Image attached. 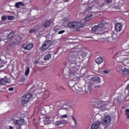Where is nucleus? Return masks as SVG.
Listing matches in <instances>:
<instances>
[{
	"instance_id": "nucleus-29",
	"label": "nucleus",
	"mask_w": 129,
	"mask_h": 129,
	"mask_svg": "<svg viewBox=\"0 0 129 129\" xmlns=\"http://www.w3.org/2000/svg\"><path fill=\"white\" fill-rule=\"evenodd\" d=\"M114 36H115V37L113 38L114 43H116V42L118 41V37L116 36V34L114 33Z\"/></svg>"
},
{
	"instance_id": "nucleus-38",
	"label": "nucleus",
	"mask_w": 129,
	"mask_h": 129,
	"mask_svg": "<svg viewBox=\"0 0 129 129\" xmlns=\"http://www.w3.org/2000/svg\"><path fill=\"white\" fill-rule=\"evenodd\" d=\"M18 4H19V6H25V3L22 2H18Z\"/></svg>"
},
{
	"instance_id": "nucleus-16",
	"label": "nucleus",
	"mask_w": 129,
	"mask_h": 129,
	"mask_svg": "<svg viewBox=\"0 0 129 129\" xmlns=\"http://www.w3.org/2000/svg\"><path fill=\"white\" fill-rule=\"evenodd\" d=\"M101 124L99 121H95L91 126V129H98L99 125Z\"/></svg>"
},
{
	"instance_id": "nucleus-30",
	"label": "nucleus",
	"mask_w": 129,
	"mask_h": 129,
	"mask_svg": "<svg viewBox=\"0 0 129 129\" xmlns=\"http://www.w3.org/2000/svg\"><path fill=\"white\" fill-rule=\"evenodd\" d=\"M6 64V62L3 60H0V68H2V67H4V66H5Z\"/></svg>"
},
{
	"instance_id": "nucleus-19",
	"label": "nucleus",
	"mask_w": 129,
	"mask_h": 129,
	"mask_svg": "<svg viewBox=\"0 0 129 129\" xmlns=\"http://www.w3.org/2000/svg\"><path fill=\"white\" fill-rule=\"evenodd\" d=\"M52 24V21L51 20L46 21L44 24H42L43 28H48L51 26Z\"/></svg>"
},
{
	"instance_id": "nucleus-9",
	"label": "nucleus",
	"mask_w": 129,
	"mask_h": 129,
	"mask_svg": "<svg viewBox=\"0 0 129 129\" xmlns=\"http://www.w3.org/2000/svg\"><path fill=\"white\" fill-rule=\"evenodd\" d=\"M76 59H77V54H75V52H72L70 54L69 57V62L73 63L76 62Z\"/></svg>"
},
{
	"instance_id": "nucleus-13",
	"label": "nucleus",
	"mask_w": 129,
	"mask_h": 129,
	"mask_svg": "<svg viewBox=\"0 0 129 129\" xmlns=\"http://www.w3.org/2000/svg\"><path fill=\"white\" fill-rule=\"evenodd\" d=\"M65 123H67V121L64 119H62L59 121H57L55 122V125H56V126H59V127H63Z\"/></svg>"
},
{
	"instance_id": "nucleus-24",
	"label": "nucleus",
	"mask_w": 129,
	"mask_h": 129,
	"mask_svg": "<svg viewBox=\"0 0 129 129\" xmlns=\"http://www.w3.org/2000/svg\"><path fill=\"white\" fill-rule=\"evenodd\" d=\"M70 64V69H73L74 68H75V66H76V62H71Z\"/></svg>"
},
{
	"instance_id": "nucleus-36",
	"label": "nucleus",
	"mask_w": 129,
	"mask_h": 129,
	"mask_svg": "<svg viewBox=\"0 0 129 129\" xmlns=\"http://www.w3.org/2000/svg\"><path fill=\"white\" fill-rule=\"evenodd\" d=\"M1 19H2V21H6L7 20V16L5 15H3Z\"/></svg>"
},
{
	"instance_id": "nucleus-46",
	"label": "nucleus",
	"mask_w": 129,
	"mask_h": 129,
	"mask_svg": "<svg viewBox=\"0 0 129 129\" xmlns=\"http://www.w3.org/2000/svg\"><path fill=\"white\" fill-rule=\"evenodd\" d=\"M103 72L105 73V74H107V73H108V71H104Z\"/></svg>"
},
{
	"instance_id": "nucleus-20",
	"label": "nucleus",
	"mask_w": 129,
	"mask_h": 129,
	"mask_svg": "<svg viewBox=\"0 0 129 129\" xmlns=\"http://www.w3.org/2000/svg\"><path fill=\"white\" fill-rule=\"evenodd\" d=\"M95 61L97 64H101V63L103 62V58L101 56H99V57L96 58Z\"/></svg>"
},
{
	"instance_id": "nucleus-28",
	"label": "nucleus",
	"mask_w": 129,
	"mask_h": 129,
	"mask_svg": "<svg viewBox=\"0 0 129 129\" xmlns=\"http://www.w3.org/2000/svg\"><path fill=\"white\" fill-rule=\"evenodd\" d=\"M71 83H73V81H71V82H69V85L70 87H72V88H73V89L75 88V89H76V87L77 86L74 84L73 85H70V84H71Z\"/></svg>"
},
{
	"instance_id": "nucleus-47",
	"label": "nucleus",
	"mask_w": 129,
	"mask_h": 129,
	"mask_svg": "<svg viewBox=\"0 0 129 129\" xmlns=\"http://www.w3.org/2000/svg\"><path fill=\"white\" fill-rule=\"evenodd\" d=\"M95 87V88H100V85L96 86Z\"/></svg>"
},
{
	"instance_id": "nucleus-6",
	"label": "nucleus",
	"mask_w": 129,
	"mask_h": 129,
	"mask_svg": "<svg viewBox=\"0 0 129 129\" xmlns=\"http://www.w3.org/2000/svg\"><path fill=\"white\" fill-rule=\"evenodd\" d=\"M59 106L61 109L67 110L71 108V105H70V104L67 102H61Z\"/></svg>"
},
{
	"instance_id": "nucleus-11",
	"label": "nucleus",
	"mask_w": 129,
	"mask_h": 129,
	"mask_svg": "<svg viewBox=\"0 0 129 129\" xmlns=\"http://www.w3.org/2000/svg\"><path fill=\"white\" fill-rule=\"evenodd\" d=\"M11 81L7 76H5L4 78L0 79V86H4L6 85L7 83H10Z\"/></svg>"
},
{
	"instance_id": "nucleus-31",
	"label": "nucleus",
	"mask_w": 129,
	"mask_h": 129,
	"mask_svg": "<svg viewBox=\"0 0 129 129\" xmlns=\"http://www.w3.org/2000/svg\"><path fill=\"white\" fill-rule=\"evenodd\" d=\"M125 115H126L127 118H128V119H129V109H125Z\"/></svg>"
},
{
	"instance_id": "nucleus-8",
	"label": "nucleus",
	"mask_w": 129,
	"mask_h": 129,
	"mask_svg": "<svg viewBox=\"0 0 129 129\" xmlns=\"http://www.w3.org/2000/svg\"><path fill=\"white\" fill-rule=\"evenodd\" d=\"M110 121H111V117L107 116H105L104 119L101 120L100 122L102 125H107L108 124H109Z\"/></svg>"
},
{
	"instance_id": "nucleus-23",
	"label": "nucleus",
	"mask_w": 129,
	"mask_h": 129,
	"mask_svg": "<svg viewBox=\"0 0 129 129\" xmlns=\"http://www.w3.org/2000/svg\"><path fill=\"white\" fill-rule=\"evenodd\" d=\"M51 53H48L45 56H44V60H49V59H51Z\"/></svg>"
},
{
	"instance_id": "nucleus-42",
	"label": "nucleus",
	"mask_w": 129,
	"mask_h": 129,
	"mask_svg": "<svg viewBox=\"0 0 129 129\" xmlns=\"http://www.w3.org/2000/svg\"><path fill=\"white\" fill-rule=\"evenodd\" d=\"M65 32V31H64V30H61V31H59L58 32V34H59V35H60V34H63V33H64Z\"/></svg>"
},
{
	"instance_id": "nucleus-41",
	"label": "nucleus",
	"mask_w": 129,
	"mask_h": 129,
	"mask_svg": "<svg viewBox=\"0 0 129 129\" xmlns=\"http://www.w3.org/2000/svg\"><path fill=\"white\" fill-rule=\"evenodd\" d=\"M18 126L16 127V129H21L22 128V124H18L17 125Z\"/></svg>"
},
{
	"instance_id": "nucleus-37",
	"label": "nucleus",
	"mask_w": 129,
	"mask_h": 129,
	"mask_svg": "<svg viewBox=\"0 0 129 129\" xmlns=\"http://www.w3.org/2000/svg\"><path fill=\"white\" fill-rule=\"evenodd\" d=\"M35 32H36V29H31L29 30V32L30 33H35Z\"/></svg>"
},
{
	"instance_id": "nucleus-48",
	"label": "nucleus",
	"mask_w": 129,
	"mask_h": 129,
	"mask_svg": "<svg viewBox=\"0 0 129 129\" xmlns=\"http://www.w3.org/2000/svg\"><path fill=\"white\" fill-rule=\"evenodd\" d=\"M9 128H10V129H13V126H9Z\"/></svg>"
},
{
	"instance_id": "nucleus-32",
	"label": "nucleus",
	"mask_w": 129,
	"mask_h": 129,
	"mask_svg": "<svg viewBox=\"0 0 129 129\" xmlns=\"http://www.w3.org/2000/svg\"><path fill=\"white\" fill-rule=\"evenodd\" d=\"M72 118L74 121L75 126H76V125H77V121L76 120V118L74 117V116H72Z\"/></svg>"
},
{
	"instance_id": "nucleus-34",
	"label": "nucleus",
	"mask_w": 129,
	"mask_h": 129,
	"mask_svg": "<svg viewBox=\"0 0 129 129\" xmlns=\"http://www.w3.org/2000/svg\"><path fill=\"white\" fill-rule=\"evenodd\" d=\"M14 18H15V17H14V16H8L7 20H8V21H12V20H13V19H14Z\"/></svg>"
},
{
	"instance_id": "nucleus-3",
	"label": "nucleus",
	"mask_w": 129,
	"mask_h": 129,
	"mask_svg": "<svg viewBox=\"0 0 129 129\" xmlns=\"http://www.w3.org/2000/svg\"><path fill=\"white\" fill-rule=\"evenodd\" d=\"M101 98L97 99L93 102L94 106L96 108H102L105 106V103L102 101Z\"/></svg>"
},
{
	"instance_id": "nucleus-39",
	"label": "nucleus",
	"mask_w": 129,
	"mask_h": 129,
	"mask_svg": "<svg viewBox=\"0 0 129 129\" xmlns=\"http://www.w3.org/2000/svg\"><path fill=\"white\" fill-rule=\"evenodd\" d=\"M15 7L16 8H17V9H20V5L19 4V3L17 2V3H16L15 4Z\"/></svg>"
},
{
	"instance_id": "nucleus-15",
	"label": "nucleus",
	"mask_w": 129,
	"mask_h": 129,
	"mask_svg": "<svg viewBox=\"0 0 129 129\" xmlns=\"http://www.w3.org/2000/svg\"><path fill=\"white\" fill-rule=\"evenodd\" d=\"M34 47V44L33 43H29L28 44H24L22 45V48L24 49V50H31L32 48Z\"/></svg>"
},
{
	"instance_id": "nucleus-35",
	"label": "nucleus",
	"mask_w": 129,
	"mask_h": 129,
	"mask_svg": "<svg viewBox=\"0 0 129 129\" xmlns=\"http://www.w3.org/2000/svg\"><path fill=\"white\" fill-rule=\"evenodd\" d=\"M53 30L54 32H58V31H59V26H55L53 28Z\"/></svg>"
},
{
	"instance_id": "nucleus-22",
	"label": "nucleus",
	"mask_w": 129,
	"mask_h": 129,
	"mask_svg": "<svg viewBox=\"0 0 129 129\" xmlns=\"http://www.w3.org/2000/svg\"><path fill=\"white\" fill-rule=\"evenodd\" d=\"M15 32H14V31L11 32L8 36V39H13V38H14V36H15Z\"/></svg>"
},
{
	"instance_id": "nucleus-18",
	"label": "nucleus",
	"mask_w": 129,
	"mask_h": 129,
	"mask_svg": "<svg viewBox=\"0 0 129 129\" xmlns=\"http://www.w3.org/2000/svg\"><path fill=\"white\" fill-rule=\"evenodd\" d=\"M115 30L116 32H120L122 30V26L120 23H116L115 26Z\"/></svg>"
},
{
	"instance_id": "nucleus-12",
	"label": "nucleus",
	"mask_w": 129,
	"mask_h": 129,
	"mask_svg": "<svg viewBox=\"0 0 129 129\" xmlns=\"http://www.w3.org/2000/svg\"><path fill=\"white\" fill-rule=\"evenodd\" d=\"M104 3H102L100 4L97 5V8L99 10H101L103 7H105V6H106V5H109V4H110L111 3V0H104Z\"/></svg>"
},
{
	"instance_id": "nucleus-40",
	"label": "nucleus",
	"mask_w": 129,
	"mask_h": 129,
	"mask_svg": "<svg viewBox=\"0 0 129 129\" xmlns=\"http://www.w3.org/2000/svg\"><path fill=\"white\" fill-rule=\"evenodd\" d=\"M45 118L46 120H49V119H50V118H51V117L49 115H47V116H45Z\"/></svg>"
},
{
	"instance_id": "nucleus-43",
	"label": "nucleus",
	"mask_w": 129,
	"mask_h": 129,
	"mask_svg": "<svg viewBox=\"0 0 129 129\" xmlns=\"http://www.w3.org/2000/svg\"><path fill=\"white\" fill-rule=\"evenodd\" d=\"M68 117V116L67 115V114H64V115H62V117L63 118H66V117Z\"/></svg>"
},
{
	"instance_id": "nucleus-21",
	"label": "nucleus",
	"mask_w": 129,
	"mask_h": 129,
	"mask_svg": "<svg viewBox=\"0 0 129 129\" xmlns=\"http://www.w3.org/2000/svg\"><path fill=\"white\" fill-rule=\"evenodd\" d=\"M91 19H92V14L86 16L84 19V21L85 22H88L89 21H90Z\"/></svg>"
},
{
	"instance_id": "nucleus-4",
	"label": "nucleus",
	"mask_w": 129,
	"mask_h": 129,
	"mask_svg": "<svg viewBox=\"0 0 129 129\" xmlns=\"http://www.w3.org/2000/svg\"><path fill=\"white\" fill-rule=\"evenodd\" d=\"M32 97H33V94L27 93L24 95L21 99L22 104H27V103H29V101H30Z\"/></svg>"
},
{
	"instance_id": "nucleus-17",
	"label": "nucleus",
	"mask_w": 129,
	"mask_h": 129,
	"mask_svg": "<svg viewBox=\"0 0 129 129\" xmlns=\"http://www.w3.org/2000/svg\"><path fill=\"white\" fill-rule=\"evenodd\" d=\"M12 120H13L14 123H15V124H17V125H18L19 124H23V123H24V122H25L24 119H20V120L13 119Z\"/></svg>"
},
{
	"instance_id": "nucleus-10",
	"label": "nucleus",
	"mask_w": 129,
	"mask_h": 129,
	"mask_svg": "<svg viewBox=\"0 0 129 129\" xmlns=\"http://www.w3.org/2000/svg\"><path fill=\"white\" fill-rule=\"evenodd\" d=\"M91 32L94 34H99V35L103 33V32H101V30H100L98 25H95L93 26L91 29Z\"/></svg>"
},
{
	"instance_id": "nucleus-25",
	"label": "nucleus",
	"mask_w": 129,
	"mask_h": 129,
	"mask_svg": "<svg viewBox=\"0 0 129 129\" xmlns=\"http://www.w3.org/2000/svg\"><path fill=\"white\" fill-rule=\"evenodd\" d=\"M30 73V68L27 67L25 72V76H28Z\"/></svg>"
},
{
	"instance_id": "nucleus-7",
	"label": "nucleus",
	"mask_w": 129,
	"mask_h": 129,
	"mask_svg": "<svg viewBox=\"0 0 129 129\" xmlns=\"http://www.w3.org/2000/svg\"><path fill=\"white\" fill-rule=\"evenodd\" d=\"M52 41L51 40H47L45 41L41 46L40 49L42 51H45V50H47L51 45H52Z\"/></svg>"
},
{
	"instance_id": "nucleus-14",
	"label": "nucleus",
	"mask_w": 129,
	"mask_h": 129,
	"mask_svg": "<svg viewBox=\"0 0 129 129\" xmlns=\"http://www.w3.org/2000/svg\"><path fill=\"white\" fill-rule=\"evenodd\" d=\"M43 99H47L48 97H50V91L48 90H45L41 95Z\"/></svg>"
},
{
	"instance_id": "nucleus-27",
	"label": "nucleus",
	"mask_w": 129,
	"mask_h": 129,
	"mask_svg": "<svg viewBox=\"0 0 129 129\" xmlns=\"http://www.w3.org/2000/svg\"><path fill=\"white\" fill-rule=\"evenodd\" d=\"M16 40L17 41V44H19L22 41V37L21 36L19 35L16 37Z\"/></svg>"
},
{
	"instance_id": "nucleus-1",
	"label": "nucleus",
	"mask_w": 129,
	"mask_h": 129,
	"mask_svg": "<svg viewBox=\"0 0 129 129\" xmlns=\"http://www.w3.org/2000/svg\"><path fill=\"white\" fill-rule=\"evenodd\" d=\"M91 80H88L87 81V90H86V88L85 87H84L85 90H82V91H84L85 93H86L87 94L90 93V91H91V88L93 87L94 84L100 83V79L97 76H94L92 77Z\"/></svg>"
},
{
	"instance_id": "nucleus-2",
	"label": "nucleus",
	"mask_w": 129,
	"mask_h": 129,
	"mask_svg": "<svg viewBox=\"0 0 129 129\" xmlns=\"http://www.w3.org/2000/svg\"><path fill=\"white\" fill-rule=\"evenodd\" d=\"M84 26H85L84 24L75 22H69L67 25V27L70 29H79V28H83Z\"/></svg>"
},
{
	"instance_id": "nucleus-5",
	"label": "nucleus",
	"mask_w": 129,
	"mask_h": 129,
	"mask_svg": "<svg viewBox=\"0 0 129 129\" xmlns=\"http://www.w3.org/2000/svg\"><path fill=\"white\" fill-rule=\"evenodd\" d=\"M98 26L101 30V32L108 29V23L104 20L102 21Z\"/></svg>"
},
{
	"instance_id": "nucleus-45",
	"label": "nucleus",
	"mask_w": 129,
	"mask_h": 129,
	"mask_svg": "<svg viewBox=\"0 0 129 129\" xmlns=\"http://www.w3.org/2000/svg\"><path fill=\"white\" fill-rule=\"evenodd\" d=\"M39 63V61L38 60H35L34 61V64H36L37 65V64Z\"/></svg>"
},
{
	"instance_id": "nucleus-33",
	"label": "nucleus",
	"mask_w": 129,
	"mask_h": 129,
	"mask_svg": "<svg viewBox=\"0 0 129 129\" xmlns=\"http://www.w3.org/2000/svg\"><path fill=\"white\" fill-rule=\"evenodd\" d=\"M113 41V37L112 36H109L107 38L108 42H112Z\"/></svg>"
},
{
	"instance_id": "nucleus-44",
	"label": "nucleus",
	"mask_w": 129,
	"mask_h": 129,
	"mask_svg": "<svg viewBox=\"0 0 129 129\" xmlns=\"http://www.w3.org/2000/svg\"><path fill=\"white\" fill-rule=\"evenodd\" d=\"M8 90H9V91H14V88H10Z\"/></svg>"
},
{
	"instance_id": "nucleus-26",
	"label": "nucleus",
	"mask_w": 129,
	"mask_h": 129,
	"mask_svg": "<svg viewBox=\"0 0 129 129\" xmlns=\"http://www.w3.org/2000/svg\"><path fill=\"white\" fill-rule=\"evenodd\" d=\"M122 73L124 75H129V70L127 69H124L122 70Z\"/></svg>"
}]
</instances>
